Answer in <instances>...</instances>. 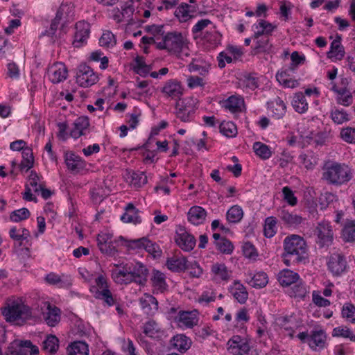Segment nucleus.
Returning a JSON list of instances; mask_svg holds the SVG:
<instances>
[{"mask_svg": "<svg viewBox=\"0 0 355 355\" xmlns=\"http://www.w3.org/2000/svg\"><path fill=\"white\" fill-rule=\"evenodd\" d=\"M189 40L185 35L178 31L168 32L161 38L155 40V45L159 50H165L170 55L181 59L189 57Z\"/></svg>", "mask_w": 355, "mask_h": 355, "instance_id": "obj_1", "label": "nucleus"}, {"mask_svg": "<svg viewBox=\"0 0 355 355\" xmlns=\"http://www.w3.org/2000/svg\"><path fill=\"white\" fill-rule=\"evenodd\" d=\"M352 178L351 168L344 163L328 161L322 167V179L329 184L341 185L349 182Z\"/></svg>", "mask_w": 355, "mask_h": 355, "instance_id": "obj_2", "label": "nucleus"}, {"mask_svg": "<svg viewBox=\"0 0 355 355\" xmlns=\"http://www.w3.org/2000/svg\"><path fill=\"white\" fill-rule=\"evenodd\" d=\"M2 313L6 321L15 324H22L31 316L30 308L21 298L8 300Z\"/></svg>", "mask_w": 355, "mask_h": 355, "instance_id": "obj_3", "label": "nucleus"}, {"mask_svg": "<svg viewBox=\"0 0 355 355\" xmlns=\"http://www.w3.org/2000/svg\"><path fill=\"white\" fill-rule=\"evenodd\" d=\"M284 248L286 256L293 257L294 261H302L306 254L307 246L302 237L297 234H291L285 238Z\"/></svg>", "mask_w": 355, "mask_h": 355, "instance_id": "obj_4", "label": "nucleus"}, {"mask_svg": "<svg viewBox=\"0 0 355 355\" xmlns=\"http://www.w3.org/2000/svg\"><path fill=\"white\" fill-rule=\"evenodd\" d=\"M90 291L96 298L103 300L108 306L116 303V299L109 290L107 280L103 275L96 278L95 284L90 287Z\"/></svg>", "mask_w": 355, "mask_h": 355, "instance_id": "obj_5", "label": "nucleus"}, {"mask_svg": "<svg viewBox=\"0 0 355 355\" xmlns=\"http://www.w3.org/2000/svg\"><path fill=\"white\" fill-rule=\"evenodd\" d=\"M112 234L109 232H101L97 236V245L100 251L108 256L116 254L117 246L121 245V242H115L118 239L113 240Z\"/></svg>", "mask_w": 355, "mask_h": 355, "instance_id": "obj_6", "label": "nucleus"}, {"mask_svg": "<svg viewBox=\"0 0 355 355\" xmlns=\"http://www.w3.org/2000/svg\"><path fill=\"white\" fill-rule=\"evenodd\" d=\"M38 355L39 349L30 340H15L8 348L7 355Z\"/></svg>", "mask_w": 355, "mask_h": 355, "instance_id": "obj_7", "label": "nucleus"}, {"mask_svg": "<svg viewBox=\"0 0 355 355\" xmlns=\"http://www.w3.org/2000/svg\"><path fill=\"white\" fill-rule=\"evenodd\" d=\"M174 322L181 329H191L199 322V312L196 310L180 311L174 318Z\"/></svg>", "mask_w": 355, "mask_h": 355, "instance_id": "obj_8", "label": "nucleus"}, {"mask_svg": "<svg viewBox=\"0 0 355 355\" xmlns=\"http://www.w3.org/2000/svg\"><path fill=\"white\" fill-rule=\"evenodd\" d=\"M61 20L54 18L49 28L42 32L41 36H47L50 41L55 42L62 38L69 31V27L67 22H60Z\"/></svg>", "mask_w": 355, "mask_h": 355, "instance_id": "obj_9", "label": "nucleus"}, {"mask_svg": "<svg viewBox=\"0 0 355 355\" xmlns=\"http://www.w3.org/2000/svg\"><path fill=\"white\" fill-rule=\"evenodd\" d=\"M76 81L83 87H89L98 81V76L88 65L80 64L77 70Z\"/></svg>", "mask_w": 355, "mask_h": 355, "instance_id": "obj_10", "label": "nucleus"}, {"mask_svg": "<svg viewBox=\"0 0 355 355\" xmlns=\"http://www.w3.org/2000/svg\"><path fill=\"white\" fill-rule=\"evenodd\" d=\"M229 353L233 355H250V347L248 340L239 335L233 336L227 343Z\"/></svg>", "mask_w": 355, "mask_h": 355, "instance_id": "obj_11", "label": "nucleus"}, {"mask_svg": "<svg viewBox=\"0 0 355 355\" xmlns=\"http://www.w3.org/2000/svg\"><path fill=\"white\" fill-rule=\"evenodd\" d=\"M174 239L178 247L186 252L192 250L196 246V239L182 226L176 228Z\"/></svg>", "mask_w": 355, "mask_h": 355, "instance_id": "obj_12", "label": "nucleus"}, {"mask_svg": "<svg viewBox=\"0 0 355 355\" xmlns=\"http://www.w3.org/2000/svg\"><path fill=\"white\" fill-rule=\"evenodd\" d=\"M315 232L317 235L316 241L320 246L331 244L334 239V233L329 222L322 221L318 223Z\"/></svg>", "mask_w": 355, "mask_h": 355, "instance_id": "obj_13", "label": "nucleus"}, {"mask_svg": "<svg viewBox=\"0 0 355 355\" xmlns=\"http://www.w3.org/2000/svg\"><path fill=\"white\" fill-rule=\"evenodd\" d=\"M75 29L73 46L80 48L87 44L89 37L90 26L85 21H80L76 24Z\"/></svg>", "mask_w": 355, "mask_h": 355, "instance_id": "obj_14", "label": "nucleus"}, {"mask_svg": "<svg viewBox=\"0 0 355 355\" xmlns=\"http://www.w3.org/2000/svg\"><path fill=\"white\" fill-rule=\"evenodd\" d=\"M41 309L43 318L49 326L55 327L59 322L60 311L55 306L45 302L42 303Z\"/></svg>", "mask_w": 355, "mask_h": 355, "instance_id": "obj_15", "label": "nucleus"}, {"mask_svg": "<svg viewBox=\"0 0 355 355\" xmlns=\"http://www.w3.org/2000/svg\"><path fill=\"white\" fill-rule=\"evenodd\" d=\"M47 75L52 83H59L67 79L68 70L64 63L55 62L49 67Z\"/></svg>", "mask_w": 355, "mask_h": 355, "instance_id": "obj_16", "label": "nucleus"}, {"mask_svg": "<svg viewBox=\"0 0 355 355\" xmlns=\"http://www.w3.org/2000/svg\"><path fill=\"white\" fill-rule=\"evenodd\" d=\"M210 275L217 282H227L232 277V271L223 263H215L211 266Z\"/></svg>", "mask_w": 355, "mask_h": 355, "instance_id": "obj_17", "label": "nucleus"}, {"mask_svg": "<svg viewBox=\"0 0 355 355\" xmlns=\"http://www.w3.org/2000/svg\"><path fill=\"white\" fill-rule=\"evenodd\" d=\"M347 261L343 255L339 253L331 254L328 261L329 270L334 275H340L346 269Z\"/></svg>", "mask_w": 355, "mask_h": 355, "instance_id": "obj_18", "label": "nucleus"}, {"mask_svg": "<svg viewBox=\"0 0 355 355\" xmlns=\"http://www.w3.org/2000/svg\"><path fill=\"white\" fill-rule=\"evenodd\" d=\"M64 162L67 168L73 173H78L86 166L85 162L71 151L65 153Z\"/></svg>", "mask_w": 355, "mask_h": 355, "instance_id": "obj_19", "label": "nucleus"}, {"mask_svg": "<svg viewBox=\"0 0 355 355\" xmlns=\"http://www.w3.org/2000/svg\"><path fill=\"white\" fill-rule=\"evenodd\" d=\"M45 282L58 288H69L72 284V279L70 275L55 272H50L46 275Z\"/></svg>", "mask_w": 355, "mask_h": 355, "instance_id": "obj_20", "label": "nucleus"}, {"mask_svg": "<svg viewBox=\"0 0 355 355\" xmlns=\"http://www.w3.org/2000/svg\"><path fill=\"white\" fill-rule=\"evenodd\" d=\"M327 336L324 331L317 330L311 331L308 339V345L313 351H319L326 346Z\"/></svg>", "mask_w": 355, "mask_h": 355, "instance_id": "obj_21", "label": "nucleus"}, {"mask_svg": "<svg viewBox=\"0 0 355 355\" xmlns=\"http://www.w3.org/2000/svg\"><path fill=\"white\" fill-rule=\"evenodd\" d=\"M162 92L169 98H178L183 94L184 88L178 80H170L165 83Z\"/></svg>", "mask_w": 355, "mask_h": 355, "instance_id": "obj_22", "label": "nucleus"}, {"mask_svg": "<svg viewBox=\"0 0 355 355\" xmlns=\"http://www.w3.org/2000/svg\"><path fill=\"white\" fill-rule=\"evenodd\" d=\"M230 293L240 304H244L248 298L245 286L239 281H234L229 288Z\"/></svg>", "mask_w": 355, "mask_h": 355, "instance_id": "obj_23", "label": "nucleus"}, {"mask_svg": "<svg viewBox=\"0 0 355 355\" xmlns=\"http://www.w3.org/2000/svg\"><path fill=\"white\" fill-rule=\"evenodd\" d=\"M111 275L114 282L119 284H128L134 282L130 269L121 268L118 266H115V268L112 270Z\"/></svg>", "mask_w": 355, "mask_h": 355, "instance_id": "obj_24", "label": "nucleus"}, {"mask_svg": "<svg viewBox=\"0 0 355 355\" xmlns=\"http://www.w3.org/2000/svg\"><path fill=\"white\" fill-rule=\"evenodd\" d=\"M130 268L132 280L136 284L144 286L147 282L148 270L147 268L141 263H136L132 268Z\"/></svg>", "mask_w": 355, "mask_h": 355, "instance_id": "obj_25", "label": "nucleus"}, {"mask_svg": "<svg viewBox=\"0 0 355 355\" xmlns=\"http://www.w3.org/2000/svg\"><path fill=\"white\" fill-rule=\"evenodd\" d=\"M10 238L15 244L21 245L24 241H28L31 238L30 232L25 227L13 226L10 227L8 232Z\"/></svg>", "mask_w": 355, "mask_h": 355, "instance_id": "obj_26", "label": "nucleus"}, {"mask_svg": "<svg viewBox=\"0 0 355 355\" xmlns=\"http://www.w3.org/2000/svg\"><path fill=\"white\" fill-rule=\"evenodd\" d=\"M206 216V210L200 206L191 207L187 213L188 220L194 225L202 224Z\"/></svg>", "mask_w": 355, "mask_h": 355, "instance_id": "obj_27", "label": "nucleus"}, {"mask_svg": "<svg viewBox=\"0 0 355 355\" xmlns=\"http://www.w3.org/2000/svg\"><path fill=\"white\" fill-rule=\"evenodd\" d=\"M140 305L147 315H153L158 309V302L155 297L149 294H145L139 300Z\"/></svg>", "mask_w": 355, "mask_h": 355, "instance_id": "obj_28", "label": "nucleus"}, {"mask_svg": "<svg viewBox=\"0 0 355 355\" xmlns=\"http://www.w3.org/2000/svg\"><path fill=\"white\" fill-rule=\"evenodd\" d=\"M74 15V6L71 2H63L59 7L55 18L59 20H64L62 22H67L73 19Z\"/></svg>", "mask_w": 355, "mask_h": 355, "instance_id": "obj_29", "label": "nucleus"}, {"mask_svg": "<svg viewBox=\"0 0 355 355\" xmlns=\"http://www.w3.org/2000/svg\"><path fill=\"white\" fill-rule=\"evenodd\" d=\"M150 280L156 293H163L166 291L168 285L166 282V277L164 273L159 270H153Z\"/></svg>", "mask_w": 355, "mask_h": 355, "instance_id": "obj_30", "label": "nucleus"}, {"mask_svg": "<svg viewBox=\"0 0 355 355\" xmlns=\"http://www.w3.org/2000/svg\"><path fill=\"white\" fill-rule=\"evenodd\" d=\"M191 340L184 334H178L171 340V344L174 349L180 352H185L191 346Z\"/></svg>", "mask_w": 355, "mask_h": 355, "instance_id": "obj_31", "label": "nucleus"}, {"mask_svg": "<svg viewBox=\"0 0 355 355\" xmlns=\"http://www.w3.org/2000/svg\"><path fill=\"white\" fill-rule=\"evenodd\" d=\"M332 90L336 94V101L343 106H349L353 103V96L352 92L346 89H338L335 85L332 86Z\"/></svg>", "mask_w": 355, "mask_h": 355, "instance_id": "obj_32", "label": "nucleus"}, {"mask_svg": "<svg viewBox=\"0 0 355 355\" xmlns=\"http://www.w3.org/2000/svg\"><path fill=\"white\" fill-rule=\"evenodd\" d=\"M89 125V122L87 117L82 116L78 118L75 121L73 128L71 130V136L75 139L79 138L86 133Z\"/></svg>", "mask_w": 355, "mask_h": 355, "instance_id": "obj_33", "label": "nucleus"}, {"mask_svg": "<svg viewBox=\"0 0 355 355\" xmlns=\"http://www.w3.org/2000/svg\"><path fill=\"white\" fill-rule=\"evenodd\" d=\"M277 26L266 20L260 19L252 26L254 36L258 37L262 35L270 34Z\"/></svg>", "mask_w": 355, "mask_h": 355, "instance_id": "obj_34", "label": "nucleus"}, {"mask_svg": "<svg viewBox=\"0 0 355 355\" xmlns=\"http://www.w3.org/2000/svg\"><path fill=\"white\" fill-rule=\"evenodd\" d=\"M268 110L273 117L281 119L286 113V106L282 99L277 98L269 103Z\"/></svg>", "mask_w": 355, "mask_h": 355, "instance_id": "obj_35", "label": "nucleus"}, {"mask_svg": "<svg viewBox=\"0 0 355 355\" xmlns=\"http://www.w3.org/2000/svg\"><path fill=\"white\" fill-rule=\"evenodd\" d=\"M298 280H300L299 275L288 269L282 270L278 275V281L284 286H291Z\"/></svg>", "mask_w": 355, "mask_h": 355, "instance_id": "obj_36", "label": "nucleus"}, {"mask_svg": "<svg viewBox=\"0 0 355 355\" xmlns=\"http://www.w3.org/2000/svg\"><path fill=\"white\" fill-rule=\"evenodd\" d=\"M121 219L124 223H132L133 224H138L141 222L138 210L131 203L125 207V212L121 216Z\"/></svg>", "mask_w": 355, "mask_h": 355, "instance_id": "obj_37", "label": "nucleus"}, {"mask_svg": "<svg viewBox=\"0 0 355 355\" xmlns=\"http://www.w3.org/2000/svg\"><path fill=\"white\" fill-rule=\"evenodd\" d=\"M345 55L343 46L341 45L340 39H335L331 44L330 51L328 52V57L332 60H340Z\"/></svg>", "mask_w": 355, "mask_h": 355, "instance_id": "obj_38", "label": "nucleus"}, {"mask_svg": "<svg viewBox=\"0 0 355 355\" xmlns=\"http://www.w3.org/2000/svg\"><path fill=\"white\" fill-rule=\"evenodd\" d=\"M243 105V98L238 95H233L229 97L223 103V106L232 112L241 111Z\"/></svg>", "mask_w": 355, "mask_h": 355, "instance_id": "obj_39", "label": "nucleus"}, {"mask_svg": "<svg viewBox=\"0 0 355 355\" xmlns=\"http://www.w3.org/2000/svg\"><path fill=\"white\" fill-rule=\"evenodd\" d=\"M193 12L194 11L191 6L182 3L176 8L175 15L180 21L185 22L193 16Z\"/></svg>", "mask_w": 355, "mask_h": 355, "instance_id": "obj_40", "label": "nucleus"}, {"mask_svg": "<svg viewBox=\"0 0 355 355\" xmlns=\"http://www.w3.org/2000/svg\"><path fill=\"white\" fill-rule=\"evenodd\" d=\"M291 104L294 110L300 114L306 112L309 107V104L302 92L294 94Z\"/></svg>", "mask_w": 355, "mask_h": 355, "instance_id": "obj_41", "label": "nucleus"}, {"mask_svg": "<svg viewBox=\"0 0 355 355\" xmlns=\"http://www.w3.org/2000/svg\"><path fill=\"white\" fill-rule=\"evenodd\" d=\"M68 355H89L88 345L82 341H75L67 347Z\"/></svg>", "mask_w": 355, "mask_h": 355, "instance_id": "obj_42", "label": "nucleus"}, {"mask_svg": "<svg viewBox=\"0 0 355 355\" xmlns=\"http://www.w3.org/2000/svg\"><path fill=\"white\" fill-rule=\"evenodd\" d=\"M116 242H121V245L125 246L128 250H140L144 249L146 237L134 240H126L123 236H119Z\"/></svg>", "mask_w": 355, "mask_h": 355, "instance_id": "obj_43", "label": "nucleus"}, {"mask_svg": "<svg viewBox=\"0 0 355 355\" xmlns=\"http://www.w3.org/2000/svg\"><path fill=\"white\" fill-rule=\"evenodd\" d=\"M167 268L172 271L178 272L187 268V259L184 257H173L166 261Z\"/></svg>", "mask_w": 355, "mask_h": 355, "instance_id": "obj_44", "label": "nucleus"}, {"mask_svg": "<svg viewBox=\"0 0 355 355\" xmlns=\"http://www.w3.org/2000/svg\"><path fill=\"white\" fill-rule=\"evenodd\" d=\"M276 79L280 85L286 88H295L298 87L299 82L293 79L286 71L277 72Z\"/></svg>", "mask_w": 355, "mask_h": 355, "instance_id": "obj_45", "label": "nucleus"}, {"mask_svg": "<svg viewBox=\"0 0 355 355\" xmlns=\"http://www.w3.org/2000/svg\"><path fill=\"white\" fill-rule=\"evenodd\" d=\"M59 348V340L54 335H48L42 343V349L47 353L54 354Z\"/></svg>", "mask_w": 355, "mask_h": 355, "instance_id": "obj_46", "label": "nucleus"}, {"mask_svg": "<svg viewBox=\"0 0 355 355\" xmlns=\"http://www.w3.org/2000/svg\"><path fill=\"white\" fill-rule=\"evenodd\" d=\"M243 209L239 205L232 206L227 211L226 218L230 223H237L243 217Z\"/></svg>", "mask_w": 355, "mask_h": 355, "instance_id": "obj_47", "label": "nucleus"}, {"mask_svg": "<svg viewBox=\"0 0 355 355\" xmlns=\"http://www.w3.org/2000/svg\"><path fill=\"white\" fill-rule=\"evenodd\" d=\"M279 216L282 220L289 226L296 227L303 221V218L300 216L289 213L286 210H282Z\"/></svg>", "mask_w": 355, "mask_h": 355, "instance_id": "obj_48", "label": "nucleus"}, {"mask_svg": "<svg viewBox=\"0 0 355 355\" xmlns=\"http://www.w3.org/2000/svg\"><path fill=\"white\" fill-rule=\"evenodd\" d=\"M251 277L249 284L254 288H261L265 287L268 282V277L266 273L263 272H259L254 274L253 276L252 274L249 275Z\"/></svg>", "mask_w": 355, "mask_h": 355, "instance_id": "obj_49", "label": "nucleus"}, {"mask_svg": "<svg viewBox=\"0 0 355 355\" xmlns=\"http://www.w3.org/2000/svg\"><path fill=\"white\" fill-rule=\"evenodd\" d=\"M252 149L258 157L262 159H268L272 156V150L263 143L257 141L254 143Z\"/></svg>", "mask_w": 355, "mask_h": 355, "instance_id": "obj_50", "label": "nucleus"}, {"mask_svg": "<svg viewBox=\"0 0 355 355\" xmlns=\"http://www.w3.org/2000/svg\"><path fill=\"white\" fill-rule=\"evenodd\" d=\"M330 117L336 124H343L350 120L349 114L346 111L336 107L331 110Z\"/></svg>", "mask_w": 355, "mask_h": 355, "instance_id": "obj_51", "label": "nucleus"}, {"mask_svg": "<svg viewBox=\"0 0 355 355\" xmlns=\"http://www.w3.org/2000/svg\"><path fill=\"white\" fill-rule=\"evenodd\" d=\"M133 69L135 73L141 76H146L152 69L151 66L147 64L142 57H137L135 59Z\"/></svg>", "mask_w": 355, "mask_h": 355, "instance_id": "obj_52", "label": "nucleus"}, {"mask_svg": "<svg viewBox=\"0 0 355 355\" xmlns=\"http://www.w3.org/2000/svg\"><path fill=\"white\" fill-rule=\"evenodd\" d=\"M343 239L347 242L355 241V221L347 220L343 229Z\"/></svg>", "mask_w": 355, "mask_h": 355, "instance_id": "obj_53", "label": "nucleus"}, {"mask_svg": "<svg viewBox=\"0 0 355 355\" xmlns=\"http://www.w3.org/2000/svg\"><path fill=\"white\" fill-rule=\"evenodd\" d=\"M277 324L280 326L281 334L285 336L293 338L296 324L286 319H279Z\"/></svg>", "mask_w": 355, "mask_h": 355, "instance_id": "obj_54", "label": "nucleus"}, {"mask_svg": "<svg viewBox=\"0 0 355 355\" xmlns=\"http://www.w3.org/2000/svg\"><path fill=\"white\" fill-rule=\"evenodd\" d=\"M333 337H342L347 338L351 341H355V334L346 326H339L335 327L332 331Z\"/></svg>", "mask_w": 355, "mask_h": 355, "instance_id": "obj_55", "label": "nucleus"}, {"mask_svg": "<svg viewBox=\"0 0 355 355\" xmlns=\"http://www.w3.org/2000/svg\"><path fill=\"white\" fill-rule=\"evenodd\" d=\"M130 179V186L136 189L141 188L147 183V176L144 172L132 173Z\"/></svg>", "mask_w": 355, "mask_h": 355, "instance_id": "obj_56", "label": "nucleus"}, {"mask_svg": "<svg viewBox=\"0 0 355 355\" xmlns=\"http://www.w3.org/2000/svg\"><path fill=\"white\" fill-rule=\"evenodd\" d=\"M23 159L21 160L19 167L21 171H27L33 166L34 157L33 153L30 148H25L22 151Z\"/></svg>", "mask_w": 355, "mask_h": 355, "instance_id": "obj_57", "label": "nucleus"}, {"mask_svg": "<svg viewBox=\"0 0 355 355\" xmlns=\"http://www.w3.org/2000/svg\"><path fill=\"white\" fill-rule=\"evenodd\" d=\"M116 40L114 35L110 31H105L103 33L99 39V44L101 46L110 49L115 46Z\"/></svg>", "mask_w": 355, "mask_h": 355, "instance_id": "obj_58", "label": "nucleus"}, {"mask_svg": "<svg viewBox=\"0 0 355 355\" xmlns=\"http://www.w3.org/2000/svg\"><path fill=\"white\" fill-rule=\"evenodd\" d=\"M220 132L227 137H234L238 133L236 125L232 121H223L220 125Z\"/></svg>", "mask_w": 355, "mask_h": 355, "instance_id": "obj_59", "label": "nucleus"}, {"mask_svg": "<svg viewBox=\"0 0 355 355\" xmlns=\"http://www.w3.org/2000/svg\"><path fill=\"white\" fill-rule=\"evenodd\" d=\"M264 235L268 238L272 237L277 232V220L275 218L270 216L265 220Z\"/></svg>", "mask_w": 355, "mask_h": 355, "instance_id": "obj_60", "label": "nucleus"}, {"mask_svg": "<svg viewBox=\"0 0 355 355\" xmlns=\"http://www.w3.org/2000/svg\"><path fill=\"white\" fill-rule=\"evenodd\" d=\"M143 330L147 336L155 337L160 331L161 327L155 321L150 320L144 323Z\"/></svg>", "mask_w": 355, "mask_h": 355, "instance_id": "obj_61", "label": "nucleus"}, {"mask_svg": "<svg viewBox=\"0 0 355 355\" xmlns=\"http://www.w3.org/2000/svg\"><path fill=\"white\" fill-rule=\"evenodd\" d=\"M293 284L289 291V295L294 297H304L307 293V288L304 284L300 279Z\"/></svg>", "mask_w": 355, "mask_h": 355, "instance_id": "obj_62", "label": "nucleus"}, {"mask_svg": "<svg viewBox=\"0 0 355 355\" xmlns=\"http://www.w3.org/2000/svg\"><path fill=\"white\" fill-rule=\"evenodd\" d=\"M144 244H146L144 250L148 252V254L152 255L154 258H158L161 257L162 251L156 243H154L148 239L146 238V242Z\"/></svg>", "mask_w": 355, "mask_h": 355, "instance_id": "obj_63", "label": "nucleus"}, {"mask_svg": "<svg viewBox=\"0 0 355 355\" xmlns=\"http://www.w3.org/2000/svg\"><path fill=\"white\" fill-rule=\"evenodd\" d=\"M342 316L347 321L355 323V306L352 303H345L342 309Z\"/></svg>", "mask_w": 355, "mask_h": 355, "instance_id": "obj_64", "label": "nucleus"}]
</instances>
